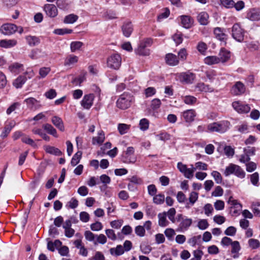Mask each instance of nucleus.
<instances>
[{
  "mask_svg": "<svg viewBox=\"0 0 260 260\" xmlns=\"http://www.w3.org/2000/svg\"><path fill=\"white\" fill-rule=\"evenodd\" d=\"M230 122L226 120L210 123L207 126V131L210 132L224 133L230 127Z\"/></svg>",
  "mask_w": 260,
  "mask_h": 260,
  "instance_id": "nucleus-1",
  "label": "nucleus"
},
{
  "mask_svg": "<svg viewBox=\"0 0 260 260\" xmlns=\"http://www.w3.org/2000/svg\"><path fill=\"white\" fill-rule=\"evenodd\" d=\"M134 101V98L131 94L124 92L122 94L117 101V107L121 109L124 110L131 107Z\"/></svg>",
  "mask_w": 260,
  "mask_h": 260,
  "instance_id": "nucleus-2",
  "label": "nucleus"
},
{
  "mask_svg": "<svg viewBox=\"0 0 260 260\" xmlns=\"http://www.w3.org/2000/svg\"><path fill=\"white\" fill-rule=\"evenodd\" d=\"M232 174L241 179L245 178L246 175L245 172L241 167L233 164H231L227 166L224 172V175L225 176H229Z\"/></svg>",
  "mask_w": 260,
  "mask_h": 260,
  "instance_id": "nucleus-3",
  "label": "nucleus"
},
{
  "mask_svg": "<svg viewBox=\"0 0 260 260\" xmlns=\"http://www.w3.org/2000/svg\"><path fill=\"white\" fill-rule=\"evenodd\" d=\"M121 64V58L118 54H113L107 59V67L114 70H118Z\"/></svg>",
  "mask_w": 260,
  "mask_h": 260,
  "instance_id": "nucleus-4",
  "label": "nucleus"
},
{
  "mask_svg": "<svg viewBox=\"0 0 260 260\" xmlns=\"http://www.w3.org/2000/svg\"><path fill=\"white\" fill-rule=\"evenodd\" d=\"M151 43L152 40L150 39H146L142 41L138 48L136 50V53L140 55H148L149 54V51L146 49L145 47L150 45Z\"/></svg>",
  "mask_w": 260,
  "mask_h": 260,
  "instance_id": "nucleus-5",
  "label": "nucleus"
},
{
  "mask_svg": "<svg viewBox=\"0 0 260 260\" xmlns=\"http://www.w3.org/2000/svg\"><path fill=\"white\" fill-rule=\"evenodd\" d=\"M232 32L234 39L240 42L244 40V31L239 24H235L232 27Z\"/></svg>",
  "mask_w": 260,
  "mask_h": 260,
  "instance_id": "nucleus-6",
  "label": "nucleus"
},
{
  "mask_svg": "<svg viewBox=\"0 0 260 260\" xmlns=\"http://www.w3.org/2000/svg\"><path fill=\"white\" fill-rule=\"evenodd\" d=\"M176 77L182 83L191 84L195 79L196 75L190 72L182 73L176 75Z\"/></svg>",
  "mask_w": 260,
  "mask_h": 260,
  "instance_id": "nucleus-7",
  "label": "nucleus"
},
{
  "mask_svg": "<svg viewBox=\"0 0 260 260\" xmlns=\"http://www.w3.org/2000/svg\"><path fill=\"white\" fill-rule=\"evenodd\" d=\"M177 168L184 176L187 179H191L193 176V170L192 167L187 168L186 165L179 162L177 164Z\"/></svg>",
  "mask_w": 260,
  "mask_h": 260,
  "instance_id": "nucleus-8",
  "label": "nucleus"
},
{
  "mask_svg": "<svg viewBox=\"0 0 260 260\" xmlns=\"http://www.w3.org/2000/svg\"><path fill=\"white\" fill-rule=\"evenodd\" d=\"M44 10L47 16L54 18L58 15V9L53 4H47L44 6Z\"/></svg>",
  "mask_w": 260,
  "mask_h": 260,
  "instance_id": "nucleus-9",
  "label": "nucleus"
},
{
  "mask_svg": "<svg viewBox=\"0 0 260 260\" xmlns=\"http://www.w3.org/2000/svg\"><path fill=\"white\" fill-rule=\"evenodd\" d=\"M17 26L14 24L8 23L3 25L1 28V31L5 35H10L17 31Z\"/></svg>",
  "mask_w": 260,
  "mask_h": 260,
  "instance_id": "nucleus-10",
  "label": "nucleus"
},
{
  "mask_svg": "<svg viewBox=\"0 0 260 260\" xmlns=\"http://www.w3.org/2000/svg\"><path fill=\"white\" fill-rule=\"evenodd\" d=\"M233 108L239 113H247L250 110L248 105H243L239 101H235L233 103Z\"/></svg>",
  "mask_w": 260,
  "mask_h": 260,
  "instance_id": "nucleus-11",
  "label": "nucleus"
},
{
  "mask_svg": "<svg viewBox=\"0 0 260 260\" xmlns=\"http://www.w3.org/2000/svg\"><path fill=\"white\" fill-rule=\"evenodd\" d=\"M246 18L251 21H260V9H250L247 13Z\"/></svg>",
  "mask_w": 260,
  "mask_h": 260,
  "instance_id": "nucleus-12",
  "label": "nucleus"
},
{
  "mask_svg": "<svg viewBox=\"0 0 260 260\" xmlns=\"http://www.w3.org/2000/svg\"><path fill=\"white\" fill-rule=\"evenodd\" d=\"M245 91V87L244 85L241 82H237L232 87L231 92L232 94L235 95H239Z\"/></svg>",
  "mask_w": 260,
  "mask_h": 260,
  "instance_id": "nucleus-13",
  "label": "nucleus"
},
{
  "mask_svg": "<svg viewBox=\"0 0 260 260\" xmlns=\"http://www.w3.org/2000/svg\"><path fill=\"white\" fill-rule=\"evenodd\" d=\"M94 96L93 94L85 95L81 102L84 108L89 109L92 105Z\"/></svg>",
  "mask_w": 260,
  "mask_h": 260,
  "instance_id": "nucleus-14",
  "label": "nucleus"
},
{
  "mask_svg": "<svg viewBox=\"0 0 260 260\" xmlns=\"http://www.w3.org/2000/svg\"><path fill=\"white\" fill-rule=\"evenodd\" d=\"M123 35L128 38L133 31V27L131 22L126 21L121 26Z\"/></svg>",
  "mask_w": 260,
  "mask_h": 260,
  "instance_id": "nucleus-15",
  "label": "nucleus"
},
{
  "mask_svg": "<svg viewBox=\"0 0 260 260\" xmlns=\"http://www.w3.org/2000/svg\"><path fill=\"white\" fill-rule=\"evenodd\" d=\"M196 113L193 109L187 110L182 113V116L186 122H191L194 119Z\"/></svg>",
  "mask_w": 260,
  "mask_h": 260,
  "instance_id": "nucleus-16",
  "label": "nucleus"
},
{
  "mask_svg": "<svg viewBox=\"0 0 260 260\" xmlns=\"http://www.w3.org/2000/svg\"><path fill=\"white\" fill-rule=\"evenodd\" d=\"M180 20L182 26L185 28H190L193 23V20L190 16L182 15L180 16Z\"/></svg>",
  "mask_w": 260,
  "mask_h": 260,
  "instance_id": "nucleus-17",
  "label": "nucleus"
},
{
  "mask_svg": "<svg viewBox=\"0 0 260 260\" xmlns=\"http://www.w3.org/2000/svg\"><path fill=\"white\" fill-rule=\"evenodd\" d=\"M166 63L171 66H175L179 63V60L176 55L172 53H168L166 55Z\"/></svg>",
  "mask_w": 260,
  "mask_h": 260,
  "instance_id": "nucleus-18",
  "label": "nucleus"
},
{
  "mask_svg": "<svg viewBox=\"0 0 260 260\" xmlns=\"http://www.w3.org/2000/svg\"><path fill=\"white\" fill-rule=\"evenodd\" d=\"M214 34L217 39L222 42L224 44H225V40L227 39V36L223 32V29L220 27H216L214 29Z\"/></svg>",
  "mask_w": 260,
  "mask_h": 260,
  "instance_id": "nucleus-19",
  "label": "nucleus"
},
{
  "mask_svg": "<svg viewBox=\"0 0 260 260\" xmlns=\"http://www.w3.org/2000/svg\"><path fill=\"white\" fill-rule=\"evenodd\" d=\"M105 139V134L103 131H100L98 133V136L93 137L92 139L93 145H101Z\"/></svg>",
  "mask_w": 260,
  "mask_h": 260,
  "instance_id": "nucleus-20",
  "label": "nucleus"
},
{
  "mask_svg": "<svg viewBox=\"0 0 260 260\" xmlns=\"http://www.w3.org/2000/svg\"><path fill=\"white\" fill-rule=\"evenodd\" d=\"M134 153V148L133 147H128L125 151V162L127 163H135L136 161V158L131 157Z\"/></svg>",
  "mask_w": 260,
  "mask_h": 260,
  "instance_id": "nucleus-21",
  "label": "nucleus"
},
{
  "mask_svg": "<svg viewBox=\"0 0 260 260\" xmlns=\"http://www.w3.org/2000/svg\"><path fill=\"white\" fill-rule=\"evenodd\" d=\"M78 61V57L74 55L68 56L64 62V66L68 67H72Z\"/></svg>",
  "mask_w": 260,
  "mask_h": 260,
  "instance_id": "nucleus-22",
  "label": "nucleus"
},
{
  "mask_svg": "<svg viewBox=\"0 0 260 260\" xmlns=\"http://www.w3.org/2000/svg\"><path fill=\"white\" fill-rule=\"evenodd\" d=\"M218 59L219 62L224 63L227 61L231 57L230 52L225 49H221L219 53Z\"/></svg>",
  "mask_w": 260,
  "mask_h": 260,
  "instance_id": "nucleus-23",
  "label": "nucleus"
},
{
  "mask_svg": "<svg viewBox=\"0 0 260 260\" xmlns=\"http://www.w3.org/2000/svg\"><path fill=\"white\" fill-rule=\"evenodd\" d=\"M24 102L26 103L27 106L33 109H38L41 107L39 102L34 98H29L25 100Z\"/></svg>",
  "mask_w": 260,
  "mask_h": 260,
  "instance_id": "nucleus-24",
  "label": "nucleus"
},
{
  "mask_svg": "<svg viewBox=\"0 0 260 260\" xmlns=\"http://www.w3.org/2000/svg\"><path fill=\"white\" fill-rule=\"evenodd\" d=\"M51 122L60 131L63 132L64 131L63 121L60 117L56 116L52 117Z\"/></svg>",
  "mask_w": 260,
  "mask_h": 260,
  "instance_id": "nucleus-25",
  "label": "nucleus"
},
{
  "mask_svg": "<svg viewBox=\"0 0 260 260\" xmlns=\"http://www.w3.org/2000/svg\"><path fill=\"white\" fill-rule=\"evenodd\" d=\"M197 19L200 24L206 25L209 22V15L206 12H202L198 15Z\"/></svg>",
  "mask_w": 260,
  "mask_h": 260,
  "instance_id": "nucleus-26",
  "label": "nucleus"
},
{
  "mask_svg": "<svg viewBox=\"0 0 260 260\" xmlns=\"http://www.w3.org/2000/svg\"><path fill=\"white\" fill-rule=\"evenodd\" d=\"M158 225L161 227L167 226L169 222L167 219V213L166 212L160 213L158 214Z\"/></svg>",
  "mask_w": 260,
  "mask_h": 260,
  "instance_id": "nucleus-27",
  "label": "nucleus"
},
{
  "mask_svg": "<svg viewBox=\"0 0 260 260\" xmlns=\"http://www.w3.org/2000/svg\"><path fill=\"white\" fill-rule=\"evenodd\" d=\"M44 148L45 151L48 153L56 156H60L62 154L61 151L55 147L47 145L45 146Z\"/></svg>",
  "mask_w": 260,
  "mask_h": 260,
  "instance_id": "nucleus-28",
  "label": "nucleus"
},
{
  "mask_svg": "<svg viewBox=\"0 0 260 260\" xmlns=\"http://www.w3.org/2000/svg\"><path fill=\"white\" fill-rule=\"evenodd\" d=\"M17 42L15 39L3 40L0 41V47L6 48H10L15 46Z\"/></svg>",
  "mask_w": 260,
  "mask_h": 260,
  "instance_id": "nucleus-29",
  "label": "nucleus"
},
{
  "mask_svg": "<svg viewBox=\"0 0 260 260\" xmlns=\"http://www.w3.org/2000/svg\"><path fill=\"white\" fill-rule=\"evenodd\" d=\"M196 87L198 90L202 92H211L213 91V88L212 87L208 85H206L204 83H199L196 85Z\"/></svg>",
  "mask_w": 260,
  "mask_h": 260,
  "instance_id": "nucleus-30",
  "label": "nucleus"
},
{
  "mask_svg": "<svg viewBox=\"0 0 260 260\" xmlns=\"http://www.w3.org/2000/svg\"><path fill=\"white\" fill-rule=\"evenodd\" d=\"M192 221L191 218H185L182 219L179 224V229L181 231L187 230L192 224Z\"/></svg>",
  "mask_w": 260,
  "mask_h": 260,
  "instance_id": "nucleus-31",
  "label": "nucleus"
},
{
  "mask_svg": "<svg viewBox=\"0 0 260 260\" xmlns=\"http://www.w3.org/2000/svg\"><path fill=\"white\" fill-rule=\"evenodd\" d=\"M43 128L48 134L52 135L55 138L58 137L56 130L50 124L46 123L43 125Z\"/></svg>",
  "mask_w": 260,
  "mask_h": 260,
  "instance_id": "nucleus-32",
  "label": "nucleus"
},
{
  "mask_svg": "<svg viewBox=\"0 0 260 260\" xmlns=\"http://www.w3.org/2000/svg\"><path fill=\"white\" fill-rule=\"evenodd\" d=\"M26 80V77L19 76L13 82V85L16 88H20L25 83Z\"/></svg>",
  "mask_w": 260,
  "mask_h": 260,
  "instance_id": "nucleus-33",
  "label": "nucleus"
},
{
  "mask_svg": "<svg viewBox=\"0 0 260 260\" xmlns=\"http://www.w3.org/2000/svg\"><path fill=\"white\" fill-rule=\"evenodd\" d=\"M25 39L27 44L30 46H36L40 43L39 39L36 36H27Z\"/></svg>",
  "mask_w": 260,
  "mask_h": 260,
  "instance_id": "nucleus-34",
  "label": "nucleus"
},
{
  "mask_svg": "<svg viewBox=\"0 0 260 260\" xmlns=\"http://www.w3.org/2000/svg\"><path fill=\"white\" fill-rule=\"evenodd\" d=\"M110 253L112 255L118 256L124 253V250L121 245H117L116 248H111L110 249Z\"/></svg>",
  "mask_w": 260,
  "mask_h": 260,
  "instance_id": "nucleus-35",
  "label": "nucleus"
},
{
  "mask_svg": "<svg viewBox=\"0 0 260 260\" xmlns=\"http://www.w3.org/2000/svg\"><path fill=\"white\" fill-rule=\"evenodd\" d=\"M204 62L206 64L211 66L219 63V60L216 56H209L204 59Z\"/></svg>",
  "mask_w": 260,
  "mask_h": 260,
  "instance_id": "nucleus-36",
  "label": "nucleus"
},
{
  "mask_svg": "<svg viewBox=\"0 0 260 260\" xmlns=\"http://www.w3.org/2000/svg\"><path fill=\"white\" fill-rule=\"evenodd\" d=\"M78 19V16L75 14H71L66 16L63 20V22L67 24H72L75 22Z\"/></svg>",
  "mask_w": 260,
  "mask_h": 260,
  "instance_id": "nucleus-37",
  "label": "nucleus"
},
{
  "mask_svg": "<svg viewBox=\"0 0 260 260\" xmlns=\"http://www.w3.org/2000/svg\"><path fill=\"white\" fill-rule=\"evenodd\" d=\"M190 166L192 167V170H193V172L196 170L206 171L207 170L208 165L202 161H198L195 163L194 167H193L192 165H191Z\"/></svg>",
  "mask_w": 260,
  "mask_h": 260,
  "instance_id": "nucleus-38",
  "label": "nucleus"
},
{
  "mask_svg": "<svg viewBox=\"0 0 260 260\" xmlns=\"http://www.w3.org/2000/svg\"><path fill=\"white\" fill-rule=\"evenodd\" d=\"M82 152L78 151L74 155L71 161V164L72 166H75L80 162L82 157Z\"/></svg>",
  "mask_w": 260,
  "mask_h": 260,
  "instance_id": "nucleus-39",
  "label": "nucleus"
},
{
  "mask_svg": "<svg viewBox=\"0 0 260 260\" xmlns=\"http://www.w3.org/2000/svg\"><path fill=\"white\" fill-rule=\"evenodd\" d=\"M56 4V7L62 10H68L69 6L68 0H57Z\"/></svg>",
  "mask_w": 260,
  "mask_h": 260,
  "instance_id": "nucleus-40",
  "label": "nucleus"
},
{
  "mask_svg": "<svg viewBox=\"0 0 260 260\" xmlns=\"http://www.w3.org/2000/svg\"><path fill=\"white\" fill-rule=\"evenodd\" d=\"M232 253H234L235 254L233 255L234 258L237 257V253L241 249V247L239 244V242L238 241H234L232 243Z\"/></svg>",
  "mask_w": 260,
  "mask_h": 260,
  "instance_id": "nucleus-41",
  "label": "nucleus"
},
{
  "mask_svg": "<svg viewBox=\"0 0 260 260\" xmlns=\"http://www.w3.org/2000/svg\"><path fill=\"white\" fill-rule=\"evenodd\" d=\"M9 69L12 72L18 73L23 70V65L18 63H14L9 67Z\"/></svg>",
  "mask_w": 260,
  "mask_h": 260,
  "instance_id": "nucleus-42",
  "label": "nucleus"
},
{
  "mask_svg": "<svg viewBox=\"0 0 260 260\" xmlns=\"http://www.w3.org/2000/svg\"><path fill=\"white\" fill-rule=\"evenodd\" d=\"M252 211L255 216L260 217V203L253 202L251 205Z\"/></svg>",
  "mask_w": 260,
  "mask_h": 260,
  "instance_id": "nucleus-43",
  "label": "nucleus"
},
{
  "mask_svg": "<svg viewBox=\"0 0 260 260\" xmlns=\"http://www.w3.org/2000/svg\"><path fill=\"white\" fill-rule=\"evenodd\" d=\"M165 198L164 194L159 193L153 196V201L154 204L157 205H160L164 203L165 201Z\"/></svg>",
  "mask_w": 260,
  "mask_h": 260,
  "instance_id": "nucleus-44",
  "label": "nucleus"
},
{
  "mask_svg": "<svg viewBox=\"0 0 260 260\" xmlns=\"http://www.w3.org/2000/svg\"><path fill=\"white\" fill-rule=\"evenodd\" d=\"M130 128V125L125 123H120L118 125V129L121 135L126 134Z\"/></svg>",
  "mask_w": 260,
  "mask_h": 260,
  "instance_id": "nucleus-45",
  "label": "nucleus"
},
{
  "mask_svg": "<svg viewBox=\"0 0 260 260\" xmlns=\"http://www.w3.org/2000/svg\"><path fill=\"white\" fill-rule=\"evenodd\" d=\"M51 69L49 67H43L39 70V79L44 78L50 73Z\"/></svg>",
  "mask_w": 260,
  "mask_h": 260,
  "instance_id": "nucleus-46",
  "label": "nucleus"
},
{
  "mask_svg": "<svg viewBox=\"0 0 260 260\" xmlns=\"http://www.w3.org/2000/svg\"><path fill=\"white\" fill-rule=\"evenodd\" d=\"M83 45V43L81 42L76 41L71 43L70 47L72 52H74L77 50H79Z\"/></svg>",
  "mask_w": 260,
  "mask_h": 260,
  "instance_id": "nucleus-47",
  "label": "nucleus"
},
{
  "mask_svg": "<svg viewBox=\"0 0 260 260\" xmlns=\"http://www.w3.org/2000/svg\"><path fill=\"white\" fill-rule=\"evenodd\" d=\"M183 101L187 105H193L197 102V99L193 96L186 95L183 97Z\"/></svg>",
  "mask_w": 260,
  "mask_h": 260,
  "instance_id": "nucleus-48",
  "label": "nucleus"
},
{
  "mask_svg": "<svg viewBox=\"0 0 260 260\" xmlns=\"http://www.w3.org/2000/svg\"><path fill=\"white\" fill-rule=\"evenodd\" d=\"M149 122L146 118L142 119L139 122L140 128L141 130L145 131L149 127Z\"/></svg>",
  "mask_w": 260,
  "mask_h": 260,
  "instance_id": "nucleus-49",
  "label": "nucleus"
},
{
  "mask_svg": "<svg viewBox=\"0 0 260 260\" xmlns=\"http://www.w3.org/2000/svg\"><path fill=\"white\" fill-rule=\"evenodd\" d=\"M167 216H168L169 219L173 222L175 223L176 219L175 218V215L176 214V210L174 208H170L168 212H166Z\"/></svg>",
  "mask_w": 260,
  "mask_h": 260,
  "instance_id": "nucleus-50",
  "label": "nucleus"
},
{
  "mask_svg": "<svg viewBox=\"0 0 260 260\" xmlns=\"http://www.w3.org/2000/svg\"><path fill=\"white\" fill-rule=\"evenodd\" d=\"M107 242V238L104 234H100L99 235H97L96 236V240L94 241V243L95 245L98 244V243L101 244H104Z\"/></svg>",
  "mask_w": 260,
  "mask_h": 260,
  "instance_id": "nucleus-51",
  "label": "nucleus"
},
{
  "mask_svg": "<svg viewBox=\"0 0 260 260\" xmlns=\"http://www.w3.org/2000/svg\"><path fill=\"white\" fill-rule=\"evenodd\" d=\"M212 176L217 184H221L222 181V178L221 174L217 171H214L211 173Z\"/></svg>",
  "mask_w": 260,
  "mask_h": 260,
  "instance_id": "nucleus-52",
  "label": "nucleus"
},
{
  "mask_svg": "<svg viewBox=\"0 0 260 260\" xmlns=\"http://www.w3.org/2000/svg\"><path fill=\"white\" fill-rule=\"evenodd\" d=\"M135 233L139 237H143L145 235V230L142 225H138L135 229Z\"/></svg>",
  "mask_w": 260,
  "mask_h": 260,
  "instance_id": "nucleus-53",
  "label": "nucleus"
},
{
  "mask_svg": "<svg viewBox=\"0 0 260 260\" xmlns=\"http://www.w3.org/2000/svg\"><path fill=\"white\" fill-rule=\"evenodd\" d=\"M257 165L253 161H250L246 164V170L248 172H252L256 169Z\"/></svg>",
  "mask_w": 260,
  "mask_h": 260,
  "instance_id": "nucleus-54",
  "label": "nucleus"
},
{
  "mask_svg": "<svg viewBox=\"0 0 260 260\" xmlns=\"http://www.w3.org/2000/svg\"><path fill=\"white\" fill-rule=\"evenodd\" d=\"M238 131L242 134H246L248 132V126L246 123H243L237 126Z\"/></svg>",
  "mask_w": 260,
  "mask_h": 260,
  "instance_id": "nucleus-55",
  "label": "nucleus"
},
{
  "mask_svg": "<svg viewBox=\"0 0 260 260\" xmlns=\"http://www.w3.org/2000/svg\"><path fill=\"white\" fill-rule=\"evenodd\" d=\"M160 100L158 99H154L151 101L150 107L153 110H155L160 107Z\"/></svg>",
  "mask_w": 260,
  "mask_h": 260,
  "instance_id": "nucleus-56",
  "label": "nucleus"
},
{
  "mask_svg": "<svg viewBox=\"0 0 260 260\" xmlns=\"http://www.w3.org/2000/svg\"><path fill=\"white\" fill-rule=\"evenodd\" d=\"M221 5L226 8H232L235 5V2L233 0H220Z\"/></svg>",
  "mask_w": 260,
  "mask_h": 260,
  "instance_id": "nucleus-57",
  "label": "nucleus"
},
{
  "mask_svg": "<svg viewBox=\"0 0 260 260\" xmlns=\"http://www.w3.org/2000/svg\"><path fill=\"white\" fill-rule=\"evenodd\" d=\"M105 233L109 239L113 241H115L116 240V235L113 230L107 229L105 231Z\"/></svg>",
  "mask_w": 260,
  "mask_h": 260,
  "instance_id": "nucleus-58",
  "label": "nucleus"
},
{
  "mask_svg": "<svg viewBox=\"0 0 260 260\" xmlns=\"http://www.w3.org/2000/svg\"><path fill=\"white\" fill-rule=\"evenodd\" d=\"M72 32V29L68 28L57 29L54 30V32L59 35L71 34Z\"/></svg>",
  "mask_w": 260,
  "mask_h": 260,
  "instance_id": "nucleus-59",
  "label": "nucleus"
},
{
  "mask_svg": "<svg viewBox=\"0 0 260 260\" xmlns=\"http://www.w3.org/2000/svg\"><path fill=\"white\" fill-rule=\"evenodd\" d=\"M209 224L206 219H201L198 223V227L202 230L206 229Z\"/></svg>",
  "mask_w": 260,
  "mask_h": 260,
  "instance_id": "nucleus-60",
  "label": "nucleus"
},
{
  "mask_svg": "<svg viewBox=\"0 0 260 260\" xmlns=\"http://www.w3.org/2000/svg\"><path fill=\"white\" fill-rule=\"evenodd\" d=\"M198 199V193L196 192L192 191L189 194V203L193 205Z\"/></svg>",
  "mask_w": 260,
  "mask_h": 260,
  "instance_id": "nucleus-61",
  "label": "nucleus"
},
{
  "mask_svg": "<svg viewBox=\"0 0 260 260\" xmlns=\"http://www.w3.org/2000/svg\"><path fill=\"white\" fill-rule=\"evenodd\" d=\"M90 228L92 231H99L102 229L103 225L101 222L97 221L90 225Z\"/></svg>",
  "mask_w": 260,
  "mask_h": 260,
  "instance_id": "nucleus-62",
  "label": "nucleus"
},
{
  "mask_svg": "<svg viewBox=\"0 0 260 260\" xmlns=\"http://www.w3.org/2000/svg\"><path fill=\"white\" fill-rule=\"evenodd\" d=\"M197 48L201 53L203 54L206 51L207 46L205 43L200 42L198 43Z\"/></svg>",
  "mask_w": 260,
  "mask_h": 260,
  "instance_id": "nucleus-63",
  "label": "nucleus"
},
{
  "mask_svg": "<svg viewBox=\"0 0 260 260\" xmlns=\"http://www.w3.org/2000/svg\"><path fill=\"white\" fill-rule=\"evenodd\" d=\"M166 237L169 240H172L173 236L175 235V231L173 229H167L164 232Z\"/></svg>",
  "mask_w": 260,
  "mask_h": 260,
  "instance_id": "nucleus-64",
  "label": "nucleus"
}]
</instances>
